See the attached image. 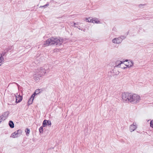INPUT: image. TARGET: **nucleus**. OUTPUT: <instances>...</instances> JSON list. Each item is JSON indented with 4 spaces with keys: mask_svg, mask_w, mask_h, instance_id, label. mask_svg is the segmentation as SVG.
Masks as SVG:
<instances>
[{
    "mask_svg": "<svg viewBox=\"0 0 153 153\" xmlns=\"http://www.w3.org/2000/svg\"><path fill=\"white\" fill-rule=\"evenodd\" d=\"M9 114V112L8 111H7L4 112L1 117H3V119L5 120Z\"/></svg>",
    "mask_w": 153,
    "mask_h": 153,
    "instance_id": "8",
    "label": "nucleus"
},
{
    "mask_svg": "<svg viewBox=\"0 0 153 153\" xmlns=\"http://www.w3.org/2000/svg\"><path fill=\"white\" fill-rule=\"evenodd\" d=\"M43 127L42 126L39 128V131L40 133H42L43 132Z\"/></svg>",
    "mask_w": 153,
    "mask_h": 153,
    "instance_id": "19",
    "label": "nucleus"
},
{
    "mask_svg": "<svg viewBox=\"0 0 153 153\" xmlns=\"http://www.w3.org/2000/svg\"><path fill=\"white\" fill-rule=\"evenodd\" d=\"M50 2H51V3H53V2H54V0H51V1H50Z\"/></svg>",
    "mask_w": 153,
    "mask_h": 153,
    "instance_id": "30",
    "label": "nucleus"
},
{
    "mask_svg": "<svg viewBox=\"0 0 153 153\" xmlns=\"http://www.w3.org/2000/svg\"><path fill=\"white\" fill-rule=\"evenodd\" d=\"M63 40L60 38L51 37L48 39L43 43V46H47L51 45H55L57 46H59L63 43Z\"/></svg>",
    "mask_w": 153,
    "mask_h": 153,
    "instance_id": "2",
    "label": "nucleus"
},
{
    "mask_svg": "<svg viewBox=\"0 0 153 153\" xmlns=\"http://www.w3.org/2000/svg\"><path fill=\"white\" fill-rule=\"evenodd\" d=\"M74 27H77V28H78V27L76 26L75 25H76L77 24V23H74Z\"/></svg>",
    "mask_w": 153,
    "mask_h": 153,
    "instance_id": "29",
    "label": "nucleus"
},
{
    "mask_svg": "<svg viewBox=\"0 0 153 153\" xmlns=\"http://www.w3.org/2000/svg\"><path fill=\"white\" fill-rule=\"evenodd\" d=\"M150 126L151 127L153 128V120L151 121L150 122Z\"/></svg>",
    "mask_w": 153,
    "mask_h": 153,
    "instance_id": "25",
    "label": "nucleus"
},
{
    "mask_svg": "<svg viewBox=\"0 0 153 153\" xmlns=\"http://www.w3.org/2000/svg\"><path fill=\"white\" fill-rule=\"evenodd\" d=\"M17 135L16 133L15 132H14L13 133L11 136L10 137H12L13 138H15L18 137V136H17Z\"/></svg>",
    "mask_w": 153,
    "mask_h": 153,
    "instance_id": "15",
    "label": "nucleus"
},
{
    "mask_svg": "<svg viewBox=\"0 0 153 153\" xmlns=\"http://www.w3.org/2000/svg\"><path fill=\"white\" fill-rule=\"evenodd\" d=\"M36 95V94H35V93H34L32 95H31V96L30 97L31 98H34L35 96V95Z\"/></svg>",
    "mask_w": 153,
    "mask_h": 153,
    "instance_id": "26",
    "label": "nucleus"
},
{
    "mask_svg": "<svg viewBox=\"0 0 153 153\" xmlns=\"http://www.w3.org/2000/svg\"><path fill=\"white\" fill-rule=\"evenodd\" d=\"M77 23L76 25H78V23Z\"/></svg>",
    "mask_w": 153,
    "mask_h": 153,
    "instance_id": "33",
    "label": "nucleus"
},
{
    "mask_svg": "<svg viewBox=\"0 0 153 153\" xmlns=\"http://www.w3.org/2000/svg\"><path fill=\"white\" fill-rule=\"evenodd\" d=\"M33 98H32L30 97L28 102V104L29 105L31 104L33 102Z\"/></svg>",
    "mask_w": 153,
    "mask_h": 153,
    "instance_id": "14",
    "label": "nucleus"
},
{
    "mask_svg": "<svg viewBox=\"0 0 153 153\" xmlns=\"http://www.w3.org/2000/svg\"><path fill=\"white\" fill-rule=\"evenodd\" d=\"M77 23L76 25H78V23Z\"/></svg>",
    "mask_w": 153,
    "mask_h": 153,
    "instance_id": "34",
    "label": "nucleus"
},
{
    "mask_svg": "<svg viewBox=\"0 0 153 153\" xmlns=\"http://www.w3.org/2000/svg\"><path fill=\"white\" fill-rule=\"evenodd\" d=\"M49 5V4L48 2H47V3L45 5L43 6H41L39 7L40 8H41L42 7H44V8H45L46 7V6H48Z\"/></svg>",
    "mask_w": 153,
    "mask_h": 153,
    "instance_id": "18",
    "label": "nucleus"
},
{
    "mask_svg": "<svg viewBox=\"0 0 153 153\" xmlns=\"http://www.w3.org/2000/svg\"><path fill=\"white\" fill-rule=\"evenodd\" d=\"M144 6V5L143 4H140L139 5V7H142V8H143V7H142L143 6Z\"/></svg>",
    "mask_w": 153,
    "mask_h": 153,
    "instance_id": "28",
    "label": "nucleus"
},
{
    "mask_svg": "<svg viewBox=\"0 0 153 153\" xmlns=\"http://www.w3.org/2000/svg\"><path fill=\"white\" fill-rule=\"evenodd\" d=\"M15 132L16 133V135L17 136L19 137L22 134V131L21 130L19 129L17 131H16Z\"/></svg>",
    "mask_w": 153,
    "mask_h": 153,
    "instance_id": "10",
    "label": "nucleus"
},
{
    "mask_svg": "<svg viewBox=\"0 0 153 153\" xmlns=\"http://www.w3.org/2000/svg\"><path fill=\"white\" fill-rule=\"evenodd\" d=\"M133 64V62L132 61H130L128 62V65H127V68L128 67V68H129L130 67H131Z\"/></svg>",
    "mask_w": 153,
    "mask_h": 153,
    "instance_id": "12",
    "label": "nucleus"
},
{
    "mask_svg": "<svg viewBox=\"0 0 153 153\" xmlns=\"http://www.w3.org/2000/svg\"><path fill=\"white\" fill-rule=\"evenodd\" d=\"M47 125H48V123L47 122V120H45L42 123V126L44 127H45Z\"/></svg>",
    "mask_w": 153,
    "mask_h": 153,
    "instance_id": "13",
    "label": "nucleus"
},
{
    "mask_svg": "<svg viewBox=\"0 0 153 153\" xmlns=\"http://www.w3.org/2000/svg\"><path fill=\"white\" fill-rule=\"evenodd\" d=\"M121 61H118L116 62V66L121 68H122L125 69L127 68V65H125L123 62Z\"/></svg>",
    "mask_w": 153,
    "mask_h": 153,
    "instance_id": "4",
    "label": "nucleus"
},
{
    "mask_svg": "<svg viewBox=\"0 0 153 153\" xmlns=\"http://www.w3.org/2000/svg\"><path fill=\"white\" fill-rule=\"evenodd\" d=\"M25 132L26 133V134L27 135H28L30 132V130L28 128H27L25 130Z\"/></svg>",
    "mask_w": 153,
    "mask_h": 153,
    "instance_id": "20",
    "label": "nucleus"
},
{
    "mask_svg": "<svg viewBox=\"0 0 153 153\" xmlns=\"http://www.w3.org/2000/svg\"><path fill=\"white\" fill-rule=\"evenodd\" d=\"M48 69V65H47L38 69L36 71L37 73L34 75V79L36 81L39 80L41 77L45 74L46 71Z\"/></svg>",
    "mask_w": 153,
    "mask_h": 153,
    "instance_id": "3",
    "label": "nucleus"
},
{
    "mask_svg": "<svg viewBox=\"0 0 153 153\" xmlns=\"http://www.w3.org/2000/svg\"><path fill=\"white\" fill-rule=\"evenodd\" d=\"M16 96V102L17 103L20 102L22 100V97L20 95H18V96Z\"/></svg>",
    "mask_w": 153,
    "mask_h": 153,
    "instance_id": "7",
    "label": "nucleus"
},
{
    "mask_svg": "<svg viewBox=\"0 0 153 153\" xmlns=\"http://www.w3.org/2000/svg\"><path fill=\"white\" fill-rule=\"evenodd\" d=\"M92 19L93 18H92L89 17L88 18H86L85 19V20L87 22H92Z\"/></svg>",
    "mask_w": 153,
    "mask_h": 153,
    "instance_id": "16",
    "label": "nucleus"
},
{
    "mask_svg": "<svg viewBox=\"0 0 153 153\" xmlns=\"http://www.w3.org/2000/svg\"><path fill=\"white\" fill-rule=\"evenodd\" d=\"M119 38H120L121 39V42H122L123 40V39H124L125 38V37L123 36H121L120 37H118Z\"/></svg>",
    "mask_w": 153,
    "mask_h": 153,
    "instance_id": "23",
    "label": "nucleus"
},
{
    "mask_svg": "<svg viewBox=\"0 0 153 153\" xmlns=\"http://www.w3.org/2000/svg\"><path fill=\"white\" fill-rule=\"evenodd\" d=\"M12 46H9L8 47V48H7V51H8L9 50H11L12 49Z\"/></svg>",
    "mask_w": 153,
    "mask_h": 153,
    "instance_id": "24",
    "label": "nucleus"
},
{
    "mask_svg": "<svg viewBox=\"0 0 153 153\" xmlns=\"http://www.w3.org/2000/svg\"><path fill=\"white\" fill-rule=\"evenodd\" d=\"M9 125L10 127L11 128H13L14 127V124L13 122L11 120L9 121Z\"/></svg>",
    "mask_w": 153,
    "mask_h": 153,
    "instance_id": "11",
    "label": "nucleus"
},
{
    "mask_svg": "<svg viewBox=\"0 0 153 153\" xmlns=\"http://www.w3.org/2000/svg\"><path fill=\"white\" fill-rule=\"evenodd\" d=\"M4 60V58L1 55H0V66L2 64V62Z\"/></svg>",
    "mask_w": 153,
    "mask_h": 153,
    "instance_id": "17",
    "label": "nucleus"
},
{
    "mask_svg": "<svg viewBox=\"0 0 153 153\" xmlns=\"http://www.w3.org/2000/svg\"><path fill=\"white\" fill-rule=\"evenodd\" d=\"M152 44H153V43Z\"/></svg>",
    "mask_w": 153,
    "mask_h": 153,
    "instance_id": "35",
    "label": "nucleus"
},
{
    "mask_svg": "<svg viewBox=\"0 0 153 153\" xmlns=\"http://www.w3.org/2000/svg\"><path fill=\"white\" fill-rule=\"evenodd\" d=\"M92 22L93 23H97L98 24L100 23V21L98 20V19L96 18L92 19Z\"/></svg>",
    "mask_w": 153,
    "mask_h": 153,
    "instance_id": "9",
    "label": "nucleus"
},
{
    "mask_svg": "<svg viewBox=\"0 0 153 153\" xmlns=\"http://www.w3.org/2000/svg\"><path fill=\"white\" fill-rule=\"evenodd\" d=\"M47 122L48 123V126H50L51 124V121L50 120H47Z\"/></svg>",
    "mask_w": 153,
    "mask_h": 153,
    "instance_id": "22",
    "label": "nucleus"
},
{
    "mask_svg": "<svg viewBox=\"0 0 153 153\" xmlns=\"http://www.w3.org/2000/svg\"><path fill=\"white\" fill-rule=\"evenodd\" d=\"M3 120H4L3 119V117H0V123L1 122V121Z\"/></svg>",
    "mask_w": 153,
    "mask_h": 153,
    "instance_id": "27",
    "label": "nucleus"
},
{
    "mask_svg": "<svg viewBox=\"0 0 153 153\" xmlns=\"http://www.w3.org/2000/svg\"><path fill=\"white\" fill-rule=\"evenodd\" d=\"M137 128V126L135 123H133V124L131 125L129 127V130L131 132L134 131Z\"/></svg>",
    "mask_w": 153,
    "mask_h": 153,
    "instance_id": "5",
    "label": "nucleus"
},
{
    "mask_svg": "<svg viewBox=\"0 0 153 153\" xmlns=\"http://www.w3.org/2000/svg\"><path fill=\"white\" fill-rule=\"evenodd\" d=\"M78 29H79V30H82V29H80V28H78Z\"/></svg>",
    "mask_w": 153,
    "mask_h": 153,
    "instance_id": "32",
    "label": "nucleus"
},
{
    "mask_svg": "<svg viewBox=\"0 0 153 153\" xmlns=\"http://www.w3.org/2000/svg\"><path fill=\"white\" fill-rule=\"evenodd\" d=\"M112 43L114 44H120L121 42V39L118 37L115 38L112 40Z\"/></svg>",
    "mask_w": 153,
    "mask_h": 153,
    "instance_id": "6",
    "label": "nucleus"
},
{
    "mask_svg": "<svg viewBox=\"0 0 153 153\" xmlns=\"http://www.w3.org/2000/svg\"><path fill=\"white\" fill-rule=\"evenodd\" d=\"M72 26L74 27V24H73V25H72Z\"/></svg>",
    "mask_w": 153,
    "mask_h": 153,
    "instance_id": "31",
    "label": "nucleus"
},
{
    "mask_svg": "<svg viewBox=\"0 0 153 153\" xmlns=\"http://www.w3.org/2000/svg\"><path fill=\"white\" fill-rule=\"evenodd\" d=\"M40 90L39 89H36L34 92L35 94H36V95L39 94L40 93Z\"/></svg>",
    "mask_w": 153,
    "mask_h": 153,
    "instance_id": "21",
    "label": "nucleus"
},
{
    "mask_svg": "<svg viewBox=\"0 0 153 153\" xmlns=\"http://www.w3.org/2000/svg\"><path fill=\"white\" fill-rule=\"evenodd\" d=\"M122 98L123 102H130L132 103L139 102L140 100V97L136 94L124 92L122 94Z\"/></svg>",
    "mask_w": 153,
    "mask_h": 153,
    "instance_id": "1",
    "label": "nucleus"
}]
</instances>
